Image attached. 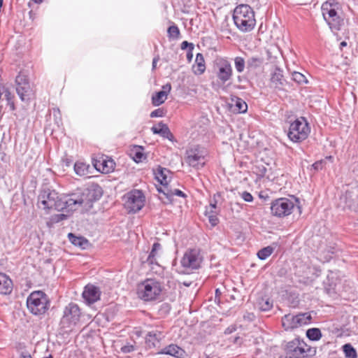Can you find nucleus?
<instances>
[{"instance_id":"obj_1","label":"nucleus","mask_w":358,"mask_h":358,"mask_svg":"<svg viewBox=\"0 0 358 358\" xmlns=\"http://www.w3.org/2000/svg\"><path fill=\"white\" fill-rule=\"evenodd\" d=\"M102 196V189L98 185H92L86 188H79L75 192L59 199L55 190L43 189L38 196L37 205L43 210L55 209L74 211L79 208L86 210L92 207L93 202Z\"/></svg>"},{"instance_id":"obj_2","label":"nucleus","mask_w":358,"mask_h":358,"mask_svg":"<svg viewBox=\"0 0 358 358\" xmlns=\"http://www.w3.org/2000/svg\"><path fill=\"white\" fill-rule=\"evenodd\" d=\"M233 20L236 27L243 32L252 31L256 24L255 13L252 8L246 4L236 7L233 13Z\"/></svg>"},{"instance_id":"obj_3","label":"nucleus","mask_w":358,"mask_h":358,"mask_svg":"<svg viewBox=\"0 0 358 358\" xmlns=\"http://www.w3.org/2000/svg\"><path fill=\"white\" fill-rule=\"evenodd\" d=\"M338 7V3L334 0L327 1L322 5L323 17L332 31H339L343 24V20L336 11Z\"/></svg>"},{"instance_id":"obj_4","label":"nucleus","mask_w":358,"mask_h":358,"mask_svg":"<svg viewBox=\"0 0 358 358\" xmlns=\"http://www.w3.org/2000/svg\"><path fill=\"white\" fill-rule=\"evenodd\" d=\"M162 290V285L159 281L148 278L138 285L137 295L145 301H150L157 299Z\"/></svg>"},{"instance_id":"obj_5","label":"nucleus","mask_w":358,"mask_h":358,"mask_svg":"<svg viewBox=\"0 0 358 358\" xmlns=\"http://www.w3.org/2000/svg\"><path fill=\"white\" fill-rule=\"evenodd\" d=\"M28 310L35 315H41L45 313L50 306L48 296L42 291L31 292L27 299Z\"/></svg>"},{"instance_id":"obj_6","label":"nucleus","mask_w":358,"mask_h":358,"mask_svg":"<svg viewBox=\"0 0 358 358\" xmlns=\"http://www.w3.org/2000/svg\"><path fill=\"white\" fill-rule=\"evenodd\" d=\"M81 313L79 306L74 303H70L65 306L59 326L64 332L71 331L80 321Z\"/></svg>"},{"instance_id":"obj_7","label":"nucleus","mask_w":358,"mask_h":358,"mask_svg":"<svg viewBox=\"0 0 358 358\" xmlns=\"http://www.w3.org/2000/svg\"><path fill=\"white\" fill-rule=\"evenodd\" d=\"M310 132L307 120L301 117L290 122L287 136L294 143H301L308 138Z\"/></svg>"},{"instance_id":"obj_8","label":"nucleus","mask_w":358,"mask_h":358,"mask_svg":"<svg viewBox=\"0 0 358 358\" xmlns=\"http://www.w3.org/2000/svg\"><path fill=\"white\" fill-rule=\"evenodd\" d=\"M297 203H299V200L294 196L277 199L271 202V214L278 217L288 216L292 213Z\"/></svg>"},{"instance_id":"obj_9","label":"nucleus","mask_w":358,"mask_h":358,"mask_svg":"<svg viewBox=\"0 0 358 358\" xmlns=\"http://www.w3.org/2000/svg\"><path fill=\"white\" fill-rule=\"evenodd\" d=\"M207 150L200 146H195L186 151L185 161L191 167L200 169L208 161Z\"/></svg>"},{"instance_id":"obj_10","label":"nucleus","mask_w":358,"mask_h":358,"mask_svg":"<svg viewBox=\"0 0 358 358\" xmlns=\"http://www.w3.org/2000/svg\"><path fill=\"white\" fill-rule=\"evenodd\" d=\"M287 351L296 358L313 357L316 354V349L308 346L303 341L295 338L287 343Z\"/></svg>"},{"instance_id":"obj_11","label":"nucleus","mask_w":358,"mask_h":358,"mask_svg":"<svg viewBox=\"0 0 358 358\" xmlns=\"http://www.w3.org/2000/svg\"><path fill=\"white\" fill-rule=\"evenodd\" d=\"M124 207L129 213H136L145 205V196L141 190L134 189L124 196Z\"/></svg>"},{"instance_id":"obj_12","label":"nucleus","mask_w":358,"mask_h":358,"mask_svg":"<svg viewBox=\"0 0 358 358\" xmlns=\"http://www.w3.org/2000/svg\"><path fill=\"white\" fill-rule=\"evenodd\" d=\"M203 257L200 250L194 248L187 250L180 260L181 266L187 271H192L200 267Z\"/></svg>"},{"instance_id":"obj_13","label":"nucleus","mask_w":358,"mask_h":358,"mask_svg":"<svg viewBox=\"0 0 358 358\" xmlns=\"http://www.w3.org/2000/svg\"><path fill=\"white\" fill-rule=\"evenodd\" d=\"M16 92L22 101H28L31 94L29 82L24 75H18L15 78Z\"/></svg>"},{"instance_id":"obj_14","label":"nucleus","mask_w":358,"mask_h":358,"mask_svg":"<svg viewBox=\"0 0 358 358\" xmlns=\"http://www.w3.org/2000/svg\"><path fill=\"white\" fill-rule=\"evenodd\" d=\"M216 66L217 68V76L218 79L224 83L231 79L233 70L230 62L225 59L217 60Z\"/></svg>"},{"instance_id":"obj_15","label":"nucleus","mask_w":358,"mask_h":358,"mask_svg":"<svg viewBox=\"0 0 358 358\" xmlns=\"http://www.w3.org/2000/svg\"><path fill=\"white\" fill-rule=\"evenodd\" d=\"M94 166L99 172L108 173L114 171L115 163L110 158L101 157L94 160Z\"/></svg>"},{"instance_id":"obj_16","label":"nucleus","mask_w":358,"mask_h":358,"mask_svg":"<svg viewBox=\"0 0 358 358\" xmlns=\"http://www.w3.org/2000/svg\"><path fill=\"white\" fill-rule=\"evenodd\" d=\"M101 292L99 289L93 285H87L85 286L83 292V297L89 304L94 303L100 299Z\"/></svg>"},{"instance_id":"obj_17","label":"nucleus","mask_w":358,"mask_h":358,"mask_svg":"<svg viewBox=\"0 0 358 358\" xmlns=\"http://www.w3.org/2000/svg\"><path fill=\"white\" fill-rule=\"evenodd\" d=\"M171 85L170 83H167L163 85L162 90L157 92L155 95H152V103L155 106H158L164 103L167 99L168 93L171 91Z\"/></svg>"},{"instance_id":"obj_18","label":"nucleus","mask_w":358,"mask_h":358,"mask_svg":"<svg viewBox=\"0 0 358 358\" xmlns=\"http://www.w3.org/2000/svg\"><path fill=\"white\" fill-rule=\"evenodd\" d=\"M163 336L161 331L157 330L149 331L145 336V343L150 348H155L159 344Z\"/></svg>"},{"instance_id":"obj_19","label":"nucleus","mask_w":358,"mask_h":358,"mask_svg":"<svg viewBox=\"0 0 358 358\" xmlns=\"http://www.w3.org/2000/svg\"><path fill=\"white\" fill-rule=\"evenodd\" d=\"M13 290V282L8 275L0 273V294H9Z\"/></svg>"},{"instance_id":"obj_20","label":"nucleus","mask_w":358,"mask_h":358,"mask_svg":"<svg viewBox=\"0 0 358 358\" xmlns=\"http://www.w3.org/2000/svg\"><path fill=\"white\" fill-rule=\"evenodd\" d=\"M162 250V245L159 243L152 245V250L147 258L146 262L150 265H157V258L159 256V252Z\"/></svg>"},{"instance_id":"obj_21","label":"nucleus","mask_w":358,"mask_h":358,"mask_svg":"<svg viewBox=\"0 0 358 358\" xmlns=\"http://www.w3.org/2000/svg\"><path fill=\"white\" fill-rule=\"evenodd\" d=\"M282 325L285 330L298 328V324L296 322V315H285L282 318Z\"/></svg>"},{"instance_id":"obj_22","label":"nucleus","mask_w":358,"mask_h":358,"mask_svg":"<svg viewBox=\"0 0 358 358\" xmlns=\"http://www.w3.org/2000/svg\"><path fill=\"white\" fill-rule=\"evenodd\" d=\"M194 73L196 75H201L206 70L205 60L201 53H197L195 59V64L193 66Z\"/></svg>"},{"instance_id":"obj_23","label":"nucleus","mask_w":358,"mask_h":358,"mask_svg":"<svg viewBox=\"0 0 358 358\" xmlns=\"http://www.w3.org/2000/svg\"><path fill=\"white\" fill-rule=\"evenodd\" d=\"M152 131L154 134H160L162 136L170 140L173 137L169 127L162 122H160L157 127H152Z\"/></svg>"},{"instance_id":"obj_24","label":"nucleus","mask_w":358,"mask_h":358,"mask_svg":"<svg viewBox=\"0 0 358 358\" xmlns=\"http://www.w3.org/2000/svg\"><path fill=\"white\" fill-rule=\"evenodd\" d=\"M170 173V171L161 166H159L155 172L156 178L157 180L164 186H166L168 182V175Z\"/></svg>"},{"instance_id":"obj_25","label":"nucleus","mask_w":358,"mask_h":358,"mask_svg":"<svg viewBox=\"0 0 358 358\" xmlns=\"http://www.w3.org/2000/svg\"><path fill=\"white\" fill-rule=\"evenodd\" d=\"M162 353L179 357L182 355L183 350L176 345H169L162 350Z\"/></svg>"},{"instance_id":"obj_26","label":"nucleus","mask_w":358,"mask_h":358,"mask_svg":"<svg viewBox=\"0 0 358 358\" xmlns=\"http://www.w3.org/2000/svg\"><path fill=\"white\" fill-rule=\"evenodd\" d=\"M90 165L83 162H76L74 164L75 173L79 176H85L90 173Z\"/></svg>"},{"instance_id":"obj_27","label":"nucleus","mask_w":358,"mask_h":358,"mask_svg":"<svg viewBox=\"0 0 358 358\" xmlns=\"http://www.w3.org/2000/svg\"><path fill=\"white\" fill-rule=\"evenodd\" d=\"M69 241L76 246L80 247L82 248H85L86 245L88 243L87 239H85L83 236H76L72 233H69L68 234Z\"/></svg>"},{"instance_id":"obj_28","label":"nucleus","mask_w":358,"mask_h":358,"mask_svg":"<svg viewBox=\"0 0 358 358\" xmlns=\"http://www.w3.org/2000/svg\"><path fill=\"white\" fill-rule=\"evenodd\" d=\"M231 101L234 103L235 110L238 113H244L248 110V105L245 101L238 97L231 99Z\"/></svg>"},{"instance_id":"obj_29","label":"nucleus","mask_w":358,"mask_h":358,"mask_svg":"<svg viewBox=\"0 0 358 358\" xmlns=\"http://www.w3.org/2000/svg\"><path fill=\"white\" fill-rule=\"evenodd\" d=\"M312 317L309 313H299L296 315L298 327L310 323Z\"/></svg>"},{"instance_id":"obj_30","label":"nucleus","mask_w":358,"mask_h":358,"mask_svg":"<svg viewBox=\"0 0 358 358\" xmlns=\"http://www.w3.org/2000/svg\"><path fill=\"white\" fill-rule=\"evenodd\" d=\"M263 63V59L259 57H251L247 62V67L249 69H255L259 68Z\"/></svg>"},{"instance_id":"obj_31","label":"nucleus","mask_w":358,"mask_h":358,"mask_svg":"<svg viewBox=\"0 0 358 358\" xmlns=\"http://www.w3.org/2000/svg\"><path fill=\"white\" fill-rule=\"evenodd\" d=\"M306 336L311 341H318L322 337V334L319 329L311 328L307 330Z\"/></svg>"},{"instance_id":"obj_32","label":"nucleus","mask_w":358,"mask_h":358,"mask_svg":"<svg viewBox=\"0 0 358 358\" xmlns=\"http://www.w3.org/2000/svg\"><path fill=\"white\" fill-rule=\"evenodd\" d=\"M274 248L272 246L265 247L257 252V257L262 259L264 260L268 258L271 254L273 252Z\"/></svg>"},{"instance_id":"obj_33","label":"nucleus","mask_w":358,"mask_h":358,"mask_svg":"<svg viewBox=\"0 0 358 358\" xmlns=\"http://www.w3.org/2000/svg\"><path fill=\"white\" fill-rule=\"evenodd\" d=\"M343 352L346 358H357V355L355 349L352 346L351 344H345L343 346Z\"/></svg>"},{"instance_id":"obj_34","label":"nucleus","mask_w":358,"mask_h":358,"mask_svg":"<svg viewBox=\"0 0 358 358\" xmlns=\"http://www.w3.org/2000/svg\"><path fill=\"white\" fill-rule=\"evenodd\" d=\"M258 308L262 311H268L273 307V303L269 299H261L257 303Z\"/></svg>"},{"instance_id":"obj_35","label":"nucleus","mask_w":358,"mask_h":358,"mask_svg":"<svg viewBox=\"0 0 358 358\" xmlns=\"http://www.w3.org/2000/svg\"><path fill=\"white\" fill-rule=\"evenodd\" d=\"M234 60L236 71L238 73L243 72L246 64L245 59L241 57H236Z\"/></svg>"},{"instance_id":"obj_36","label":"nucleus","mask_w":358,"mask_h":358,"mask_svg":"<svg viewBox=\"0 0 358 358\" xmlns=\"http://www.w3.org/2000/svg\"><path fill=\"white\" fill-rule=\"evenodd\" d=\"M5 98L7 101V104L9 106L11 110H15V103H14V95L8 90H5L4 91Z\"/></svg>"},{"instance_id":"obj_37","label":"nucleus","mask_w":358,"mask_h":358,"mask_svg":"<svg viewBox=\"0 0 358 358\" xmlns=\"http://www.w3.org/2000/svg\"><path fill=\"white\" fill-rule=\"evenodd\" d=\"M292 79L299 84H306L308 83V80L306 76L299 73V72H294L292 73Z\"/></svg>"},{"instance_id":"obj_38","label":"nucleus","mask_w":358,"mask_h":358,"mask_svg":"<svg viewBox=\"0 0 358 358\" xmlns=\"http://www.w3.org/2000/svg\"><path fill=\"white\" fill-rule=\"evenodd\" d=\"M168 35L169 37L177 38L180 35V30L176 25L170 26L168 28Z\"/></svg>"},{"instance_id":"obj_39","label":"nucleus","mask_w":358,"mask_h":358,"mask_svg":"<svg viewBox=\"0 0 358 358\" xmlns=\"http://www.w3.org/2000/svg\"><path fill=\"white\" fill-rule=\"evenodd\" d=\"M143 153L139 150V148L133 151V159L136 162H142L143 159H144Z\"/></svg>"},{"instance_id":"obj_40","label":"nucleus","mask_w":358,"mask_h":358,"mask_svg":"<svg viewBox=\"0 0 358 358\" xmlns=\"http://www.w3.org/2000/svg\"><path fill=\"white\" fill-rule=\"evenodd\" d=\"M164 194L169 196V195H176V196H180V197H185L186 195L185 194L182 192L181 190L180 189H174L173 190H171L170 193L167 192H163Z\"/></svg>"},{"instance_id":"obj_41","label":"nucleus","mask_w":358,"mask_h":358,"mask_svg":"<svg viewBox=\"0 0 358 358\" xmlns=\"http://www.w3.org/2000/svg\"><path fill=\"white\" fill-rule=\"evenodd\" d=\"M282 78V75L280 73H274L271 76V82L275 83H281L280 80Z\"/></svg>"},{"instance_id":"obj_42","label":"nucleus","mask_w":358,"mask_h":358,"mask_svg":"<svg viewBox=\"0 0 358 358\" xmlns=\"http://www.w3.org/2000/svg\"><path fill=\"white\" fill-rule=\"evenodd\" d=\"M241 198L245 201H247V202H252L253 201V196L252 195L248 192H246V191H244L241 194Z\"/></svg>"},{"instance_id":"obj_43","label":"nucleus","mask_w":358,"mask_h":358,"mask_svg":"<svg viewBox=\"0 0 358 358\" xmlns=\"http://www.w3.org/2000/svg\"><path fill=\"white\" fill-rule=\"evenodd\" d=\"M256 169H257L256 173L259 176L264 177L266 175L267 169L264 166H257Z\"/></svg>"},{"instance_id":"obj_44","label":"nucleus","mask_w":358,"mask_h":358,"mask_svg":"<svg viewBox=\"0 0 358 358\" xmlns=\"http://www.w3.org/2000/svg\"><path fill=\"white\" fill-rule=\"evenodd\" d=\"M209 222L213 225L215 226L218 223V218L217 217V213H213L212 215H209L208 216Z\"/></svg>"},{"instance_id":"obj_45","label":"nucleus","mask_w":358,"mask_h":358,"mask_svg":"<svg viewBox=\"0 0 358 358\" xmlns=\"http://www.w3.org/2000/svg\"><path fill=\"white\" fill-rule=\"evenodd\" d=\"M164 115V112L162 109L158 108L151 112L150 117H162Z\"/></svg>"},{"instance_id":"obj_46","label":"nucleus","mask_w":358,"mask_h":358,"mask_svg":"<svg viewBox=\"0 0 358 358\" xmlns=\"http://www.w3.org/2000/svg\"><path fill=\"white\" fill-rule=\"evenodd\" d=\"M313 167L315 170H317V171L322 170L324 167V161L320 160V161H317V162H315L313 164Z\"/></svg>"},{"instance_id":"obj_47","label":"nucleus","mask_w":358,"mask_h":358,"mask_svg":"<svg viewBox=\"0 0 358 358\" xmlns=\"http://www.w3.org/2000/svg\"><path fill=\"white\" fill-rule=\"evenodd\" d=\"M189 48V50H193L194 46V44L192 43H189L186 41H183L182 43H181V49L182 50H185L187 48Z\"/></svg>"},{"instance_id":"obj_48","label":"nucleus","mask_w":358,"mask_h":358,"mask_svg":"<svg viewBox=\"0 0 358 358\" xmlns=\"http://www.w3.org/2000/svg\"><path fill=\"white\" fill-rule=\"evenodd\" d=\"M66 218V215L64 214H58L53 217L52 220L54 222H58Z\"/></svg>"},{"instance_id":"obj_49","label":"nucleus","mask_w":358,"mask_h":358,"mask_svg":"<svg viewBox=\"0 0 358 358\" xmlns=\"http://www.w3.org/2000/svg\"><path fill=\"white\" fill-rule=\"evenodd\" d=\"M122 351L124 353L130 352L134 350L133 345H125L121 348Z\"/></svg>"},{"instance_id":"obj_50","label":"nucleus","mask_w":358,"mask_h":358,"mask_svg":"<svg viewBox=\"0 0 358 358\" xmlns=\"http://www.w3.org/2000/svg\"><path fill=\"white\" fill-rule=\"evenodd\" d=\"M236 329V327L234 325H231L225 329L224 334H230L233 333L234 331H235Z\"/></svg>"},{"instance_id":"obj_51","label":"nucleus","mask_w":358,"mask_h":358,"mask_svg":"<svg viewBox=\"0 0 358 358\" xmlns=\"http://www.w3.org/2000/svg\"><path fill=\"white\" fill-rule=\"evenodd\" d=\"M221 294H222V292L220 291V289H215V302L220 303Z\"/></svg>"},{"instance_id":"obj_52","label":"nucleus","mask_w":358,"mask_h":358,"mask_svg":"<svg viewBox=\"0 0 358 358\" xmlns=\"http://www.w3.org/2000/svg\"><path fill=\"white\" fill-rule=\"evenodd\" d=\"M215 210V209L210 208L208 206H207L206 208L205 215L206 216H208L209 215H212L213 213H217Z\"/></svg>"},{"instance_id":"obj_53","label":"nucleus","mask_w":358,"mask_h":358,"mask_svg":"<svg viewBox=\"0 0 358 358\" xmlns=\"http://www.w3.org/2000/svg\"><path fill=\"white\" fill-rule=\"evenodd\" d=\"M192 50H189V51L187 53V58L190 62L192 59L193 55H192Z\"/></svg>"},{"instance_id":"obj_54","label":"nucleus","mask_w":358,"mask_h":358,"mask_svg":"<svg viewBox=\"0 0 358 358\" xmlns=\"http://www.w3.org/2000/svg\"><path fill=\"white\" fill-rule=\"evenodd\" d=\"M210 208L215 209L217 207V201H214V202H210V205L208 206Z\"/></svg>"},{"instance_id":"obj_55","label":"nucleus","mask_w":358,"mask_h":358,"mask_svg":"<svg viewBox=\"0 0 358 358\" xmlns=\"http://www.w3.org/2000/svg\"><path fill=\"white\" fill-rule=\"evenodd\" d=\"M20 358H32V357L29 354L22 352L20 355Z\"/></svg>"},{"instance_id":"obj_56","label":"nucleus","mask_w":358,"mask_h":358,"mask_svg":"<svg viewBox=\"0 0 358 358\" xmlns=\"http://www.w3.org/2000/svg\"><path fill=\"white\" fill-rule=\"evenodd\" d=\"M157 62V59L155 58L152 61V68L155 69L156 67V64Z\"/></svg>"},{"instance_id":"obj_57","label":"nucleus","mask_w":358,"mask_h":358,"mask_svg":"<svg viewBox=\"0 0 358 358\" xmlns=\"http://www.w3.org/2000/svg\"><path fill=\"white\" fill-rule=\"evenodd\" d=\"M32 1L36 3H40L43 1V0H32Z\"/></svg>"},{"instance_id":"obj_58","label":"nucleus","mask_w":358,"mask_h":358,"mask_svg":"<svg viewBox=\"0 0 358 358\" xmlns=\"http://www.w3.org/2000/svg\"><path fill=\"white\" fill-rule=\"evenodd\" d=\"M346 45H347V43L345 41H343V42L341 43V46H345Z\"/></svg>"},{"instance_id":"obj_59","label":"nucleus","mask_w":358,"mask_h":358,"mask_svg":"<svg viewBox=\"0 0 358 358\" xmlns=\"http://www.w3.org/2000/svg\"><path fill=\"white\" fill-rule=\"evenodd\" d=\"M282 358H287V357H282Z\"/></svg>"}]
</instances>
